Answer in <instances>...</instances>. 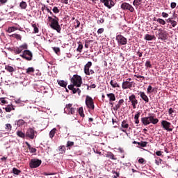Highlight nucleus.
<instances>
[{
  "label": "nucleus",
  "instance_id": "f257e3e1",
  "mask_svg": "<svg viewBox=\"0 0 178 178\" xmlns=\"http://www.w3.org/2000/svg\"><path fill=\"white\" fill-rule=\"evenodd\" d=\"M159 122L158 118H155V114L149 113L148 117H143L141 118V122L143 126H148V124H157Z\"/></svg>",
  "mask_w": 178,
  "mask_h": 178
},
{
  "label": "nucleus",
  "instance_id": "f03ea898",
  "mask_svg": "<svg viewBox=\"0 0 178 178\" xmlns=\"http://www.w3.org/2000/svg\"><path fill=\"white\" fill-rule=\"evenodd\" d=\"M54 17L55 18L48 17V20L50 22V27L60 34V31L62 29L60 28V25H59V18H58L56 16H54Z\"/></svg>",
  "mask_w": 178,
  "mask_h": 178
},
{
  "label": "nucleus",
  "instance_id": "7ed1b4c3",
  "mask_svg": "<svg viewBox=\"0 0 178 178\" xmlns=\"http://www.w3.org/2000/svg\"><path fill=\"white\" fill-rule=\"evenodd\" d=\"M71 81L75 87H81V84H83V79H81V76L75 74L73 76V77L71 79Z\"/></svg>",
  "mask_w": 178,
  "mask_h": 178
},
{
  "label": "nucleus",
  "instance_id": "20e7f679",
  "mask_svg": "<svg viewBox=\"0 0 178 178\" xmlns=\"http://www.w3.org/2000/svg\"><path fill=\"white\" fill-rule=\"evenodd\" d=\"M85 102L88 109H90L91 111H94V109H95V106L94 105V99H92V97L87 95Z\"/></svg>",
  "mask_w": 178,
  "mask_h": 178
},
{
  "label": "nucleus",
  "instance_id": "39448f33",
  "mask_svg": "<svg viewBox=\"0 0 178 178\" xmlns=\"http://www.w3.org/2000/svg\"><path fill=\"white\" fill-rule=\"evenodd\" d=\"M136 86L134 81H124L122 83V90H131Z\"/></svg>",
  "mask_w": 178,
  "mask_h": 178
},
{
  "label": "nucleus",
  "instance_id": "423d86ee",
  "mask_svg": "<svg viewBox=\"0 0 178 178\" xmlns=\"http://www.w3.org/2000/svg\"><path fill=\"white\" fill-rule=\"evenodd\" d=\"M115 40L118 44V45H126L127 44V38H126L124 36L122 35H118L115 38Z\"/></svg>",
  "mask_w": 178,
  "mask_h": 178
},
{
  "label": "nucleus",
  "instance_id": "0eeeda50",
  "mask_svg": "<svg viewBox=\"0 0 178 178\" xmlns=\"http://www.w3.org/2000/svg\"><path fill=\"white\" fill-rule=\"evenodd\" d=\"M42 161L41 160L38 159H33L31 160L29 163V166L31 169H35V168H38L40 165H41Z\"/></svg>",
  "mask_w": 178,
  "mask_h": 178
},
{
  "label": "nucleus",
  "instance_id": "6e6552de",
  "mask_svg": "<svg viewBox=\"0 0 178 178\" xmlns=\"http://www.w3.org/2000/svg\"><path fill=\"white\" fill-rule=\"evenodd\" d=\"M129 102L131 103L133 109H136V108H137V105H138V100L136 97V95L131 94L129 96Z\"/></svg>",
  "mask_w": 178,
  "mask_h": 178
},
{
  "label": "nucleus",
  "instance_id": "1a4fd4ad",
  "mask_svg": "<svg viewBox=\"0 0 178 178\" xmlns=\"http://www.w3.org/2000/svg\"><path fill=\"white\" fill-rule=\"evenodd\" d=\"M35 134H37V131L35 130H34L33 128H29L25 134V136L31 140H34Z\"/></svg>",
  "mask_w": 178,
  "mask_h": 178
},
{
  "label": "nucleus",
  "instance_id": "9d476101",
  "mask_svg": "<svg viewBox=\"0 0 178 178\" xmlns=\"http://www.w3.org/2000/svg\"><path fill=\"white\" fill-rule=\"evenodd\" d=\"M20 56L23 59H26V60H31L33 59V53L30 50H24Z\"/></svg>",
  "mask_w": 178,
  "mask_h": 178
},
{
  "label": "nucleus",
  "instance_id": "9b49d317",
  "mask_svg": "<svg viewBox=\"0 0 178 178\" xmlns=\"http://www.w3.org/2000/svg\"><path fill=\"white\" fill-rule=\"evenodd\" d=\"M161 126L164 130H167V131H173V128H170L172 127V124L166 120L161 121Z\"/></svg>",
  "mask_w": 178,
  "mask_h": 178
},
{
  "label": "nucleus",
  "instance_id": "f8f14e48",
  "mask_svg": "<svg viewBox=\"0 0 178 178\" xmlns=\"http://www.w3.org/2000/svg\"><path fill=\"white\" fill-rule=\"evenodd\" d=\"M121 9H122V10H129V12L131 13L134 12V7L126 2L121 4Z\"/></svg>",
  "mask_w": 178,
  "mask_h": 178
},
{
  "label": "nucleus",
  "instance_id": "ddd939ff",
  "mask_svg": "<svg viewBox=\"0 0 178 178\" xmlns=\"http://www.w3.org/2000/svg\"><path fill=\"white\" fill-rule=\"evenodd\" d=\"M100 2H102V3H104V6H106L108 9H111L113 6H115V2L113 1V0H100Z\"/></svg>",
  "mask_w": 178,
  "mask_h": 178
},
{
  "label": "nucleus",
  "instance_id": "4468645a",
  "mask_svg": "<svg viewBox=\"0 0 178 178\" xmlns=\"http://www.w3.org/2000/svg\"><path fill=\"white\" fill-rule=\"evenodd\" d=\"M23 49H27V45H21L19 47H15L12 51L15 55H19V54H22Z\"/></svg>",
  "mask_w": 178,
  "mask_h": 178
},
{
  "label": "nucleus",
  "instance_id": "2eb2a0df",
  "mask_svg": "<svg viewBox=\"0 0 178 178\" xmlns=\"http://www.w3.org/2000/svg\"><path fill=\"white\" fill-rule=\"evenodd\" d=\"M159 38L160 40H166L168 38V33H166V31L162 30V29H159Z\"/></svg>",
  "mask_w": 178,
  "mask_h": 178
},
{
  "label": "nucleus",
  "instance_id": "dca6fc26",
  "mask_svg": "<svg viewBox=\"0 0 178 178\" xmlns=\"http://www.w3.org/2000/svg\"><path fill=\"white\" fill-rule=\"evenodd\" d=\"M121 131H123V133L127 134V131L125 129H129V123H127V120H123L121 124Z\"/></svg>",
  "mask_w": 178,
  "mask_h": 178
},
{
  "label": "nucleus",
  "instance_id": "f3484780",
  "mask_svg": "<svg viewBox=\"0 0 178 178\" xmlns=\"http://www.w3.org/2000/svg\"><path fill=\"white\" fill-rule=\"evenodd\" d=\"M138 95H140V98H142L143 101H145L146 104H148L149 102V99L148 98V96L145 95V92H139Z\"/></svg>",
  "mask_w": 178,
  "mask_h": 178
},
{
  "label": "nucleus",
  "instance_id": "a211bd4d",
  "mask_svg": "<svg viewBox=\"0 0 178 178\" xmlns=\"http://www.w3.org/2000/svg\"><path fill=\"white\" fill-rule=\"evenodd\" d=\"M124 104V99H121L118 101V103L113 108V111H119L122 105Z\"/></svg>",
  "mask_w": 178,
  "mask_h": 178
},
{
  "label": "nucleus",
  "instance_id": "6ab92c4d",
  "mask_svg": "<svg viewBox=\"0 0 178 178\" xmlns=\"http://www.w3.org/2000/svg\"><path fill=\"white\" fill-rule=\"evenodd\" d=\"M106 97L109 99V102H113V101H116V96L113 93H108Z\"/></svg>",
  "mask_w": 178,
  "mask_h": 178
},
{
  "label": "nucleus",
  "instance_id": "aec40b11",
  "mask_svg": "<svg viewBox=\"0 0 178 178\" xmlns=\"http://www.w3.org/2000/svg\"><path fill=\"white\" fill-rule=\"evenodd\" d=\"M5 69H6V70H7V72L10 73L11 74H12V73H13V72L16 71V67H13L10 65H6Z\"/></svg>",
  "mask_w": 178,
  "mask_h": 178
},
{
  "label": "nucleus",
  "instance_id": "412c9836",
  "mask_svg": "<svg viewBox=\"0 0 178 178\" xmlns=\"http://www.w3.org/2000/svg\"><path fill=\"white\" fill-rule=\"evenodd\" d=\"M145 40H146V41H152V40H156V37L154 35L146 34L145 35Z\"/></svg>",
  "mask_w": 178,
  "mask_h": 178
},
{
  "label": "nucleus",
  "instance_id": "4be33fe9",
  "mask_svg": "<svg viewBox=\"0 0 178 178\" xmlns=\"http://www.w3.org/2000/svg\"><path fill=\"white\" fill-rule=\"evenodd\" d=\"M154 21L157 22L158 23H159V24H161V26H165L166 24V22L164 21V19L162 18L156 19V17H154Z\"/></svg>",
  "mask_w": 178,
  "mask_h": 178
},
{
  "label": "nucleus",
  "instance_id": "5701e85b",
  "mask_svg": "<svg viewBox=\"0 0 178 178\" xmlns=\"http://www.w3.org/2000/svg\"><path fill=\"white\" fill-rule=\"evenodd\" d=\"M110 84L113 87V88H120V86L119 85V83H118V82H116V81L111 80L110 81Z\"/></svg>",
  "mask_w": 178,
  "mask_h": 178
},
{
  "label": "nucleus",
  "instance_id": "b1692460",
  "mask_svg": "<svg viewBox=\"0 0 178 178\" xmlns=\"http://www.w3.org/2000/svg\"><path fill=\"white\" fill-rule=\"evenodd\" d=\"M58 152H59V154H65V152H66V147H65V145L59 146L58 147Z\"/></svg>",
  "mask_w": 178,
  "mask_h": 178
},
{
  "label": "nucleus",
  "instance_id": "393cba45",
  "mask_svg": "<svg viewBox=\"0 0 178 178\" xmlns=\"http://www.w3.org/2000/svg\"><path fill=\"white\" fill-rule=\"evenodd\" d=\"M106 158H110V159H112L113 161H116V158H115V155L112 152H108L106 154Z\"/></svg>",
  "mask_w": 178,
  "mask_h": 178
},
{
  "label": "nucleus",
  "instance_id": "a878e982",
  "mask_svg": "<svg viewBox=\"0 0 178 178\" xmlns=\"http://www.w3.org/2000/svg\"><path fill=\"white\" fill-rule=\"evenodd\" d=\"M58 85H60V87H63L64 88H66L67 86V82L63 81V80H60L58 81Z\"/></svg>",
  "mask_w": 178,
  "mask_h": 178
},
{
  "label": "nucleus",
  "instance_id": "bb28decb",
  "mask_svg": "<svg viewBox=\"0 0 178 178\" xmlns=\"http://www.w3.org/2000/svg\"><path fill=\"white\" fill-rule=\"evenodd\" d=\"M10 37H13V38H16L19 41H22V35L17 33H14L10 35Z\"/></svg>",
  "mask_w": 178,
  "mask_h": 178
},
{
  "label": "nucleus",
  "instance_id": "cd10ccee",
  "mask_svg": "<svg viewBox=\"0 0 178 178\" xmlns=\"http://www.w3.org/2000/svg\"><path fill=\"white\" fill-rule=\"evenodd\" d=\"M34 71H35L34 67H30L26 70V74H31L32 73H34Z\"/></svg>",
  "mask_w": 178,
  "mask_h": 178
},
{
  "label": "nucleus",
  "instance_id": "c85d7f7f",
  "mask_svg": "<svg viewBox=\"0 0 178 178\" xmlns=\"http://www.w3.org/2000/svg\"><path fill=\"white\" fill-rule=\"evenodd\" d=\"M26 124V122H24L23 120H19L17 122V126H18V127H22V126H24Z\"/></svg>",
  "mask_w": 178,
  "mask_h": 178
},
{
  "label": "nucleus",
  "instance_id": "c756f323",
  "mask_svg": "<svg viewBox=\"0 0 178 178\" xmlns=\"http://www.w3.org/2000/svg\"><path fill=\"white\" fill-rule=\"evenodd\" d=\"M16 30H17V28L16 26H10L6 30V32L7 33H13V31H16Z\"/></svg>",
  "mask_w": 178,
  "mask_h": 178
},
{
  "label": "nucleus",
  "instance_id": "7c9ffc66",
  "mask_svg": "<svg viewBox=\"0 0 178 178\" xmlns=\"http://www.w3.org/2000/svg\"><path fill=\"white\" fill-rule=\"evenodd\" d=\"M143 3V0H134L133 2L134 6H140Z\"/></svg>",
  "mask_w": 178,
  "mask_h": 178
},
{
  "label": "nucleus",
  "instance_id": "2f4dec72",
  "mask_svg": "<svg viewBox=\"0 0 178 178\" xmlns=\"http://www.w3.org/2000/svg\"><path fill=\"white\" fill-rule=\"evenodd\" d=\"M56 133V128H54L50 132H49V137L50 138H54L55 137V134Z\"/></svg>",
  "mask_w": 178,
  "mask_h": 178
},
{
  "label": "nucleus",
  "instance_id": "473e14b6",
  "mask_svg": "<svg viewBox=\"0 0 178 178\" xmlns=\"http://www.w3.org/2000/svg\"><path fill=\"white\" fill-rule=\"evenodd\" d=\"M17 136H18V137H20L21 138H24V137H26V134L23 133V131H17Z\"/></svg>",
  "mask_w": 178,
  "mask_h": 178
},
{
  "label": "nucleus",
  "instance_id": "72a5a7b5",
  "mask_svg": "<svg viewBox=\"0 0 178 178\" xmlns=\"http://www.w3.org/2000/svg\"><path fill=\"white\" fill-rule=\"evenodd\" d=\"M32 27L33 28V33L34 34L38 33V31H40V30L38 29V27H37V24H32Z\"/></svg>",
  "mask_w": 178,
  "mask_h": 178
},
{
  "label": "nucleus",
  "instance_id": "f704fd0d",
  "mask_svg": "<svg viewBox=\"0 0 178 178\" xmlns=\"http://www.w3.org/2000/svg\"><path fill=\"white\" fill-rule=\"evenodd\" d=\"M19 7L21 8V9H26L27 8V3H26V1H22L19 3Z\"/></svg>",
  "mask_w": 178,
  "mask_h": 178
},
{
  "label": "nucleus",
  "instance_id": "c9c22d12",
  "mask_svg": "<svg viewBox=\"0 0 178 178\" xmlns=\"http://www.w3.org/2000/svg\"><path fill=\"white\" fill-rule=\"evenodd\" d=\"M13 173H14V175H20V173H22V171L16 168H13Z\"/></svg>",
  "mask_w": 178,
  "mask_h": 178
},
{
  "label": "nucleus",
  "instance_id": "e433bc0d",
  "mask_svg": "<svg viewBox=\"0 0 178 178\" xmlns=\"http://www.w3.org/2000/svg\"><path fill=\"white\" fill-rule=\"evenodd\" d=\"M79 113L81 118H84L85 115H84V110L83 109V107H80L79 108Z\"/></svg>",
  "mask_w": 178,
  "mask_h": 178
},
{
  "label": "nucleus",
  "instance_id": "4c0bfd02",
  "mask_svg": "<svg viewBox=\"0 0 178 178\" xmlns=\"http://www.w3.org/2000/svg\"><path fill=\"white\" fill-rule=\"evenodd\" d=\"M73 145H74V142H72L70 140L67 142L66 147L67 148H69V149H70V147H73Z\"/></svg>",
  "mask_w": 178,
  "mask_h": 178
},
{
  "label": "nucleus",
  "instance_id": "58836bf2",
  "mask_svg": "<svg viewBox=\"0 0 178 178\" xmlns=\"http://www.w3.org/2000/svg\"><path fill=\"white\" fill-rule=\"evenodd\" d=\"M76 51L78 52H81V51H83V43H81V42H79V46H78V48L76 49Z\"/></svg>",
  "mask_w": 178,
  "mask_h": 178
},
{
  "label": "nucleus",
  "instance_id": "ea45409f",
  "mask_svg": "<svg viewBox=\"0 0 178 178\" xmlns=\"http://www.w3.org/2000/svg\"><path fill=\"white\" fill-rule=\"evenodd\" d=\"M84 73L86 76H90V67H86V65L84 67Z\"/></svg>",
  "mask_w": 178,
  "mask_h": 178
},
{
  "label": "nucleus",
  "instance_id": "a19ab883",
  "mask_svg": "<svg viewBox=\"0 0 178 178\" xmlns=\"http://www.w3.org/2000/svg\"><path fill=\"white\" fill-rule=\"evenodd\" d=\"M147 144H148V142H144L141 141L140 143H138V145H140V147H143V148L147 147Z\"/></svg>",
  "mask_w": 178,
  "mask_h": 178
},
{
  "label": "nucleus",
  "instance_id": "79ce46f5",
  "mask_svg": "<svg viewBox=\"0 0 178 178\" xmlns=\"http://www.w3.org/2000/svg\"><path fill=\"white\" fill-rule=\"evenodd\" d=\"M155 89L152 88V86H149L147 87V94H151V92H154Z\"/></svg>",
  "mask_w": 178,
  "mask_h": 178
},
{
  "label": "nucleus",
  "instance_id": "37998d69",
  "mask_svg": "<svg viewBox=\"0 0 178 178\" xmlns=\"http://www.w3.org/2000/svg\"><path fill=\"white\" fill-rule=\"evenodd\" d=\"M80 21H79V19H75V22H74V27L75 29H79V27H80Z\"/></svg>",
  "mask_w": 178,
  "mask_h": 178
},
{
  "label": "nucleus",
  "instance_id": "c03bdc74",
  "mask_svg": "<svg viewBox=\"0 0 178 178\" xmlns=\"http://www.w3.org/2000/svg\"><path fill=\"white\" fill-rule=\"evenodd\" d=\"M145 67H149V68H151V67H152V65L151 64V61H149V60H147L146 61V63H145Z\"/></svg>",
  "mask_w": 178,
  "mask_h": 178
},
{
  "label": "nucleus",
  "instance_id": "a18cd8bd",
  "mask_svg": "<svg viewBox=\"0 0 178 178\" xmlns=\"http://www.w3.org/2000/svg\"><path fill=\"white\" fill-rule=\"evenodd\" d=\"M12 108L15 109L13 107L10 106H7V107L5 108V111H6V112H11Z\"/></svg>",
  "mask_w": 178,
  "mask_h": 178
},
{
  "label": "nucleus",
  "instance_id": "49530a36",
  "mask_svg": "<svg viewBox=\"0 0 178 178\" xmlns=\"http://www.w3.org/2000/svg\"><path fill=\"white\" fill-rule=\"evenodd\" d=\"M68 111H69V113H71V115H74V113H76V108L73 107Z\"/></svg>",
  "mask_w": 178,
  "mask_h": 178
},
{
  "label": "nucleus",
  "instance_id": "de8ad7c7",
  "mask_svg": "<svg viewBox=\"0 0 178 178\" xmlns=\"http://www.w3.org/2000/svg\"><path fill=\"white\" fill-rule=\"evenodd\" d=\"M53 50L56 54H57V55L59 54V52H60V49H59V47H54Z\"/></svg>",
  "mask_w": 178,
  "mask_h": 178
},
{
  "label": "nucleus",
  "instance_id": "09e8293b",
  "mask_svg": "<svg viewBox=\"0 0 178 178\" xmlns=\"http://www.w3.org/2000/svg\"><path fill=\"white\" fill-rule=\"evenodd\" d=\"M141 115V112L138 111L136 112V114L134 116V119H139L140 118V115Z\"/></svg>",
  "mask_w": 178,
  "mask_h": 178
},
{
  "label": "nucleus",
  "instance_id": "8fccbe9b",
  "mask_svg": "<svg viewBox=\"0 0 178 178\" xmlns=\"http://www.w3.org/2000/svg\"><path fill=\"white\" fill-rule=\"evenodd\" d=\"M73 106L72 104H68L65 106V109H67V111L70 110Z\"/></svg>",
  "mask_w": 178,
  "mask_h": 178
},
{
  "label": "nucleus",
  "instance_id": "3c124183",
  "mask_svg": "<svg viewBox=\"0 0 178 178\" xmlns=\"http://www.w3.org/2000/svg\"><path fill=\"white\" fill-rule=\"evenodd\" d=\"M6 130H12V125L10 124H6Z\"/></svg>",
  "mask_w": 178,
  "mask_h": 178
},
{
  "label": "nucleus",
  "instance_id": "603ef678",
  "mask_svg": "<svg viewBox=\"0 0 178 178\" xmlns=\"http://www.w3.org/2000/svg\"><path fill=\"white\" fill-rule=\"evenodd\" d=\"M138 163L143 165L144 163H145V159H144L143 158L139 159Z\"/></svg>",
  "mask_w": 178,
  "mask_h": 178
},
{
  "label": "nucleus",
  "instance_id": "864d4df0",
  "mask_svg": "<svg viewBox=\"0 0 178 178\" xmlns=\"http://www.w3.org/2000/svg\"><path fill=\"white\" fill-rule=\"evenodd\" d=\"M29 151L31 152V154H35V152H37V149L31 147V149H29Z\"/></svg>",
  "mask_w": 178,
  "mask_h": 178
},
{
  "label": "nucleus",
  "instance_id": "5fc2aeb1",
  "mask_svg": "<svg viewBox=\"0 0 178 178\" xmlns=\"http://www.w3.org/2000/svg\"><path fill=\"white\" fill-rule=\"evenodd\" d=\"M0 102H1V104H8V102H6V100H5L4 97L0 98Z\"/></svg>",
  "mask_w": 178,
  "mask_h": 178
},
{
  "label": "nucleus",
  "instance_id": "6e6d98bb",
  "mask_svg": "<svg viewBox=\"0 0 178 178\" xmlns=\"http://www.w3.org/2000/svg\"><path fill=\"white\" fill-rule=\"evenodd\" d=\"M177 5V4L175 2H172L170 4L171 9H175V8H176Z\"/></svg>",
  "mask_w": 178,
  "mask_h": 178
},
{
  "label": "nucleus",
  "instance_id": "4d7b16f0",
  "mask_svg": "<svg viewBox=\"0 0 178 178\" xmlns=\"http://www.w3.org/2000/svg\"><path fill=\"white\" fill-rule=\"evenodd\" d=\"M53 12L54 13H59V8L58 7H54Z\"/></svg>",
  "mask_w": 178,
  "mask_h": 178
},
{
  "label": "nucleus",
  "instance_id": "13d9d810",
  "mask_svg": "<svg viewBox=\"0 0 178 178\" xmlns=\"http://www.w3.org/2000/svg\"><path fill=\"white\" fill-rule=\"evenodd\" d=\"M105 22V19L104 18H101L100 19L97 20L98 24H102Z\"/></svg>",
  "mask_w": 178,
  "mask_h": 178
},
{
  "label": "nucleus",
  "instance_id": "bf43d9fd",
  "mask_svg": "<svg viewBox=\"0 0 178 178\" xmlns=\"http://www.w3.org/2000/svg\"><path fill=\"white\" fill-rule=\"evenodd\" d=\"M161 15L164 18L169 17V14H168V13L163 12Z\"/></svg>",
  "mask_w": 178,
  "mask_h": 178
},
{
  "label": "nucleus",
  "instance_id": "052dcab7",
  "mask_svg": "<svg viewBox=\"0 0 178 178\" xmlns=\"http://www.w3.org/2000/svg\"><path fill=\"white\" fill-rule=\"evenodd\" d=\"M104 28H100V29H98L97 33L98 34H102V33H104Z\"/></svg>",
  "mask_w": 178,
  "mask_h": 178
},
{
  "label": "nucleus",
  "instance_id": "680f3d73",
  "mask_svg": "<svg viewBox=\"0 0 178 178\" xmlns=\"http://www.w3.org/2000/svg\"><path fill=\"white\" fill-rule=\"evenodd\" d=\"M74 87H76V86H74V84H73V83H72V85H69V86H68L69 90H70L71 91L73 90V89L74 88Z\"/></svg>",
  "mask_w": 178,
  "mask_h": 178
},
{
  "label": "nucleus",
  "instance_id": "e2e57ef3",
  "mask_svg": "<svg viewBox=\"0 0 178 178\" xmlns=\"http://www.w3.org/2000/svg\"><path fill=\"white\" fill-rule=\"evenodd\" d=\"M86 67H90L92 66V63L91 61L88 62V63L85 65Z\"/></svg>",
  "mask_w": 178,
  "mask_h": 178
},
{
  "label": "nucleus",
  "instance_id": "0e129e2a",
  "mask_svg": "<svg viewBox=\"0 0 178 178\" xmlns=\"http://www.w3.org/2000/svg\"><path fill=\"white\" fill-rule=\"evenodd\" d=\"M134 77H136V79H145L144 76L137 75V74H135Z\"/></svg>",
  "mask_w": 178,
  "mask_h": 178
},
{
  "label": "nucleus",
  "instance_id": "69168bd1",
  "mask_svg": "<svg viewBox=\"0 0 178 178\" xmlns=\"http://www.w3.org/2000/svg\"><path fill=\"white\" fill-rule=\"evenodd\" d=\"M171 25L172 26V27H175V26H177V22L175 20H172L171 22Z\"/></svg>",
  "mask_w": 178,
  "mask_h": 178
},
{
  "label": "nucleus",
  "instance_id": "338daca9",
  "mask_svg": "<svg viewBox=\"0 0 178 178\" xmlns=\"http://www.w3.org/2000/svg\"><path fill=\"white\" fill-rule=\"evenodd\" d=\"M156 155H157V156H162V152H161V151L156 152Z\"/></svg>",
  "mask_w": 178,
  "mask_h": 178
},
{
  "label": "nucleus",
  "instance_id": "774afa93",
  "mask_svg": "<svg viewBox=\"0 0 178 178\" xmlns=\"http://www.w3.org/2000/svg\"><path fill=\"white\" fill-rule=\"evenodd\" d=\"M173 112H175V111H173V108H169V111H168L169 115H172V113H173Z\"/></svg>",
  "mask_w": 178,
  "mask_h": 178
}]
</instances>
